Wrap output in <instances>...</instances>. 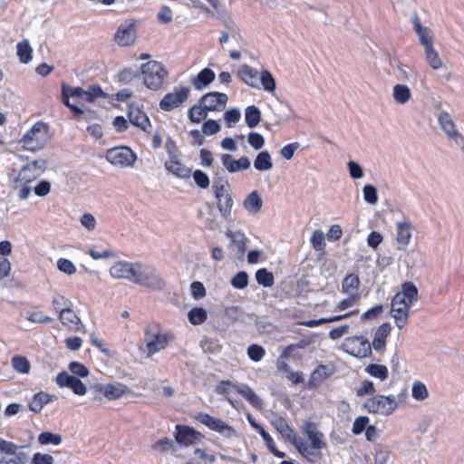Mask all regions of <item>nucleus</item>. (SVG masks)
Here are the masks:
<instances>
[{
  "label": "nucleus",
  "mask_w": 464,
  "mask_h": 464,
  "mask_svg": "<svg viewBox=\"0 0 464 464\" xmlns=\"http://www.w3.org/2000/svg\"><path fill=\"white\" fill-rule=\"evenodd\" d=\"M418 298V289L412 282L401 285V291L392 299V316L399 329H402L408 322L409 312L414 301Z\"/></svg>",
  "instance_id": "f257e3e1"
},
{
  "label": "nucleus",
  "mask_w": 464,
  "mask_h": 464,
  "mask_svg": "<svg viewBox=\"0 0 464 464\" xmlns=\"http://www.w3.org/2000/svg\"><path fill=\"white\" fill-rule=\"evenodd\" d=\"M47 161L37 159L24 166L13 181V188L20 200L28 198L32 191L31 183L38 179L46 169Z\"/></svg>",
  "instance_id": "f03ea898"
},
{
  "label": "nucleus",
  "mask_w": 464,
  "mask_h": 464,
  "mask_svg": "<svg viewBox=\"0 0 464 464\" xmlns=\"http://www.w3.org/2000/svg\"><path fill=\"white\" fill-rule=\"evenodd\" d=\"M304 434L310 440V444L296 435L292 436V444L295 445L299 453L310 461L319 458V451L325 447L324 435L320 432L315 424L306 421L304 426Z\"/></svg>",
  "instance_id": "7ed1b4c3"
},
{
  "label": "nucleus",
  "mask_w": 464,
  "mask_h": 464,
  "mask_svg": "<svg viewBox=\"0 0 464 464\" xmlns=\"http://www.w3.org/2000/svg\"><path fill=\"white\" fill-rule=\"evenodd\" d=\"M173 341V335L156 323L149 324L144 329L143 352L148 357L166 349Z\"/></svg>",
  "instance_id": "20e7f679"
},
{
  "label": "nucleus",
  "mask_w": 464,
  "mask_h": 464,
  "mask_svg": "<svg viewBox=\"0 0 464 464\" xmlns=\"http://www.w3.org/2000/svg\"><path fill=\"white\" fill-rule=\"evenodd\" d=\"M132 283L152 290H161L165 286V281L158 269L142 262H135Z\"/></svg>",
  "instance_id": "39448f33"
},
{
  "label": "nucleus",
  "mask_w": 464,
  "mask_h": 464,
  "mask_svg": "<svg viewBox=\"0 0 464 464\" xmlns=\"http://www.w3.org/2000/svg\"><path fill=\"white\" fill-rule=\"evenodd\" d=\"M51 139L50 128L44 121H37L20 140L23 148L38 151L45 147Z\"/></svg>",
  "instance_id": "423d86ee"
},
{
  "label": "nucleus",
  "mask_w": 464,
  "mask_h": 464,
  "mask_svg": "<svg viewBox=\"0 0 464 464\" xmlns=\"http://www.w3.org/2000/svg\"><path fill=\"white\" fill-rule=\"evenodd\" d=\"M106 160L118 169L132 168L137 160L136 153L127 146L109 149L105 153Z\"/></svg>",
  "instance_id": "0eeeda50"
},
{
  "label": "nucleus",
  "mask_w": 464,
  "mask_h": 464,
  "mask_svg": "<svg viewBox=\"0 0 464 464\" xmlns=\"http://www.w3.org/2000/svg\"><path fill=\"white\" fill-rule=\"evenodd\" d=\"M141 75L145 85L150 90L161 88L167 76L164 66L157 61H150L141 66Z\"/></svg>",
  "instance_id": "6e6552de"
},
{
  "label": "nucleus",
  "mask_w": 464,
  "mask_h": 464,
  "mask_svg": "<svg viewBox=\"0 0 464 464\" xmlns=\"http://www.w3.org/2000/svg\"><path fill=\"white\" fill-rule=\"evenodd\" d=\"M397 406L398 403L393 395H373L363 403V408L369 413L384 416L391 415L396 410Z\"/></svg>",
  "instance_id": "1a4fd4ad"
},
{
  "label": "nucleus",
  "mask_w": 464,
  "mask_h": 464,
  "mask_svg": "<svg viewBox=\"0 0 464 464\" xmlns=\"http://www.w3.org/2000/svg\"><path fill=\"white\" fill-rule=\"evenodd\" d=\"M195 420L207 426L211 430L219 433L225 439H232L238 437L236 429L222 420L213 417L208 413L199 412L195 415Z\"/></svg>",
  "instance_id": "9d476101"
},
{
  "label": "nucleus",
  "mask_w": 464,
  "mask_h": 464,
  "mask_svg": "<svg viewBox=\"0 0 464 464\" xmlns=\"http://www.w3.org/2000/svg\"><path fill=\"white\" fill-rule=\"evenodd\" d=\"M189 93L190 90L188 87L181 86L175 88L171 92L164 95L160 102V108L164 111H173L185 103Z\"/></svg>",
  "instance_id": "9b49d317"
},
{
  "label": "nucleus",
  "mask_w": 464,
  "mask_h": 464,
  "mask_svg": "<svg viewBox=\"0 0 464 464\" xmlns=\"http://www.w3.org/2000/svg\"><path fill=\"white\" fill-rule=\"evenodd\" d=\"M344 345L346 352L354 357L365 358L372 354V344L362 335L346 338Z\"/></svg>",
  "instance_id": "f8f14e48"
},
{
  "label": "nucleus",
  "mask_w": 464,
  "mask_h": 464,
  "mask_svg": "<svg viewBox=\"0 0 464 464\" xmlns=\"http://www.w3.org/2000/svg\"><path fill=\"white\" fill-rule=\"evenodd\" d=\"M18 449L16 444L0 438V464H23Z\"/></svg>",
  "instance_id": "ddd939ff"
},
{
  "label": "nucleus",
  "mask_w": 464,
  "mask_h": 464,
  "mask_svg": "<svg viewBox=\"0 0 464 464\" xmlns=\"http://www.w3.org/2000/svg\"><path fill=\"white\" fill-rule=\"evenodd\" d=\"M227 95L222 92H212L203 95L200 103L208 111H222L227 102Z\"/></svg>",
  "instance_id": "4468645a"
},
{
  "label": "nucleus",
  "mask_w": 464,
  "mask_h": 464,
  "mask_svg": "<svg viewBox=\"0 0 464 464\" xmlns=\"http://www.w3.org/2000/svg\"><path fill=\"white\" fill-rule=\"evenodd\" d=\"M93 389L96 392L102 393L109 401L118 400L130 392V390L126 385L119 382L110 384L97 383L93 386Z\"/></svg>",
  "instance_id": "2eb2a0df"
},
{
  "label": "nucleus",
  "mask_w": 464,
  "mask_h": 464,
  "mask_svg": "<svg viewBox=\"0 0 464 464\" xmlns=\"http://www.w3.org/2000/svg\"><path fill=\"white\" fill-rule=\"evenodd\" d=\"M135 262L117 261L109 269L110 276L114 279H125L132 282Z\"/></svg>",
  "instance_id": "dca6fc26"
},
{
  "label": "nucleus",
  "mask_w": 464,
  "mask_h": 464,
  "mask_svg": "<svg viewBox=\"0 0 464 464\" xmlns=\"http://www.w3.org/2000/svg\"><path fill=\"white\" fill-rule=\"evenodd\" d=\"M56 383L60 387H68L77 395H84L87 388L83 382L66 372H60L56 377Z\"/></svg>",
  "instance_id": "f3484780"
},
{
  "label": "nucleus",
  "mask_w": 464,
  "mask_h": 464,
  "mask_svg": "<svg viewBox=\"0 0 464 464\" xmlns=\"http://www.w3.org/2000/svg\"><path fill=\"white\" fill-rule=\"evenodd\" d=\"M220 160L223 167L229 173H236L242 170H246L250 168L251 162L250 160L243 156L238 160L234 159L230 154H221Z\"/></svg>",
  "instance_id": "a211bd4d"
},
{
  "label": "nucleus",
  "mask_w": 464,
  "mask_h": 464,
  "mask_svg": "<svg viewBox=\"0 0 464 464\" xmlns=\"http://www.w3.org/2000/svg\"><path fill=\"white\" fill-rule=\"evenodd\" d=\"M227 237L230 239L229 249L238 258H242L246 252L247 238L240 230L228 231Z\"/></svg>",
  "instance_id": "6ab92c4d"
},
{
  "label": "nucleus",
  "mask_w": 464,
  "mask_h": 464,
  "mask_svg": "<svg viewBox=\"0 0 464 464\" xmlns=\"http://www.w3.org/2000/svg\"><path fill=\"white\" fill-rule=\"evenodd\" d=\"M177 433L175 439L179 444L183 446H189L197 443L201 434L196 431L194 429L185 425H176Z\"/></svg>",
  "instance_id": "aec40b11"
},
{
  "label": "nucleus",
  "mask_w": 464,
  "mask_h": 464,
  "mask_svg": "<svg viewBox=\"0 0 464 464\" xmlns=\"http://www.w3.org/2000/svg\"><path fill=\"white\" fill-rule=\"evenodd\" d=\"M135 40V26L131 23L121 24L115 34V41L121 46H130L134 44Z\"/></svg>",
  "instance_id": "412c9836"
},
{
  "label": "nucleus",
  "mask_w": 464,
  "mask_h": 464,
  "mask_svg": "<svg viewBox=\"0 0 464 464\" xmlns=\"http://www.w3.org/2000/svg\"><path fill=\"white\" fill-rule=\"evenodd\" d=\"M412 225L410 221L396 223V242L399 249H404L411 240Z\"/></svg>",
  "instance_id": "4be33fe9"
},
{
  "label": "nucleus",
  "mask_w": 464,
  "mask_h": 464,
  "mask_svg": "<svg viewBox=\"0 0 464 464\" xmlns=\"http://www.w3.org/2000/svg\"><path fill=\"white\" fill-rule=\"evenodd\" d=\"M165 168L168 171L179 179L189 178L191 169L182 164L177 154H171V158L165 162Z\"/></svg>",
  "instance_id": "5701e85b"
},
{
  "label": "nucleus",
  "mask_w": 464,
  "mask_h": 464,
  "mask_svg": "<svg viewBox=\"0 0 464 464\" xmlns=\"http://www.w3.org/2000/svg\"><path fill=\"white\" fill-rule=\"evenodd\" d=\"M215 78L216 74L211 69L204 68L190 79V83L195 90L201 91L210 85Z\"/></svg>",
  "instance_id": "b1692460"
},
{
  "label": "nucleus",
  "mask_w": 464,
  "mask_h": 464,
  "mask_svg": "<svg viewBox=\"0 0 464 464\" xmlns=\"http://www.w3.org/2000/svg\"><path fill=\"white\" fill-rule=\"evenodd\" d=\"M237 74L247 85L259 88V73L257 70L247 64H243L238 67Z\"/></svg>",
  "instance_id": "393cba45"
},
{
  "label": "nucleus",
  "mask_w": 464,
  "mask_h": 464,
  "mask_svg": "<svg viewBox=\"0 0 464 464\" xmlns=\"http://www.w3.org/2000/svg\"><path fill=\"white\" fill-rule=\"evenodd\" d=\"M438 121L449 139L455 140L456 141H458V139L463 140V137L456 130L455 123L448 112H441L439 115Z\"/></svg>",
  "instance_id": "a878e982"
},
{
  "label": "nucleus",
  "mask_w": 464,
  "mask_h": 464,
  "mask_svg": "<svg viewBox=\"0 0 464 464\" xmlns=\"http://www.w3.org/2000/svg\"><path fill=\"white\" fill-rule=\"evenodd\" d=\"M391 331L392 326L389 323H383L376 329L372 343L375 351L382 352L385 349L386 340Z\"/></svg>",
  "instance_id": "bb28decb"
},
{
  "label": "nucleus",
  "mask_w": 464,
  "mask_h": 464,
  "mask_svg": "<svg viewBox=\"0 0 464 464\" xmlns=\"http://www.w3.org/2000/svg\"><path fill=\"white\" fill-rule=\"evenodd\" d=\"M130 122L140 128L144 131H148L150 122L147 114L137 107H130L128 112Z\"/></svg>",
  "instance_id": "cd10ccee"
},
{
  "label": "nucleus",
  "mask_w": 464,
  "mask_h": 464,
  "mask_svg": "<svg viewBox=\"0 0 464 464\" xmlns=\"http://www.w3.org/2000/svg\"><path fill=\"white\" fill-rule=\"evenodd\" d=\"M59 318L62 324L70 329L80 330L82 326L80 318L72 309V306L63 307L62 311H60Z\"/></svg>",
  "instance_id": "c85d7f7f"
},
{
  "label": "nucleus",
  "mask_w": 464,
  "mask_h": 464,
  "mask_svg": "<svg viewBox=\"0 0 464 464\" xmlns=\"http://www.w3.org/2000/svg\"><path fill=\"white\" fill-rule=\"evenodd\" d=\"M332 374V371L327 365H318L311 373L308 381V386L310 388L317 387L322 382L328 378Z\"/></svg>",
  "instance_id": "c756f323"
},
{
  "label": "nucleus",
  "mask_w": 464,
  "mask_h": 464,
  "mask_svg": "<svg viewBox=\"0 0 464 464\" xmlns=\"http://www.w3.org/2000/svg\"><path fill=\"white\" fill-rule=\"evenodd\" d=\"M233 389L241 394L252 406L256 408L261 407V399L249 386L246 384H234Z\"/></svg>",
  "instance_id": "7c9ffc66"
},
{
  "label": "nucleus",
  "mask_w": 464,
  "mask_h": 464,
  "mask_svg": "<svg viewBox=\"0 0 464 464\" xmlns=\"http://www.w3.org/2000/svg\"><path fill=\"white\" fill-rule=\"evenodd\" d=\"M244 208L250 214H257L263 206V199L259 193L255 190L247 195L246 199L243 202Z\"/></svg>",
  "instance_id": "2f4dec72"
},
{
  "label": "nucleus",
  "mask_w": 464,
  "mask_h": 464,
  "mask_svg": "<svg viewBox=\"0 0 464 464\" xmlns=\"http://www.w3.org/2000/svg\"><path fill=\"white\" fill-rule=\"evenodd\" d=\"M358 314H359V310L356 309V310L348 312V313L343 314L334 315V316H331V317L321 318V319H318V320L305 321V322L301 323L300 324L305 325V326H308V327H315V326H319V325L324 324L338 322V321H341V320H343V319H347V318H349V317H351L353 315Z\"/></svg>",
  "instance_id": "473e14b6"
},
{
  "label": "nucleus",
  "mask_w": 464,
  "mask_h": 464,
  "mask_svg": "<svg viewBox=\"0 0 464 464\" xmlns=\"http://www.w3.org/2000/svg\"><path fill=\"white\" fill-rule=\"evenodd\" d=\"M359 287L360 279L355 274L347 275L342 282V292L346 295H360Z\"/></svg>",
  "instance_id": "72a5a7b5"
},
{
  "label": "nucleus",
  "mask_w": 464,
  "mask_h": 464,
  "mask_svg": "<svg viewBox=\"0 0 464 464\" xmlns=\"http://www.w3.org/2000/svg\"><path fill=\"white\" fill-rule=\"evenodd\" d=\"M16 54L22 63L27 64L33 60V48L28 40H23L16 45Z\"/></svg>",
  "instance_id": "f704fd0d"
},
{
  "label": "nucleus",
  "mask_w": 464,
  "mask_h": 464,
  "mask_svg": "<svg viewBox=\"0 0 464 464\" xmlns=\"http://www.w3.org/2000/svg\"><path fill=\"white\" fill-rule=\"evenodd\" d=\"M290 361V345L284 347L280 356L276 361L277 370L285 374L287 379H290V370L288 367V362Z\"/></svg>",
  "instance_id": "c9c22d12"
},
{
  "label": "nucleus",
  "mask_w": 464,
  "mask_h": 464,
  "mask_svg": "<svg viewBox=\"0 0 464 464\" xmlns=\"http://www.w3.org/2000/svg\"><path fill=\"white\" fill-rule=\"evenodd\" d=\"M51 401V396L45 392L35 394L29 401V409L34 412H39L44 406Z\"/></svg>",
  "instance_id": "e433bc0d"
},
{
  "label": "nucleus",
  "mask_w": 464,
  "mask_h": 464,
  "mask_svg": "<svg viewBox=\"0 0 464 464\" xmlns=\"http://www.w3.org/2000/svg\"><path fill=\"white\" fill-rule=\"evenodd\" d=\"M364 371L380 381H385L389 377L388 368L383 364L371 363L365 367Z\"/></svg>",
  "instance_id": "4c0bfd02"
},
{
  "label": "nucleus",
  "mask_w": 464,
  "mask_h": 464,
  "mask_svg": "<svg viewBox=\"0 0 464 464\" xmlns=\"http://www.w3.org/2000/svg\"><path fill=\"white\" fill-rule=\"evenodd\" d=\"M254 167L259 171H266L272 169L273 163L270 154L267 151L258 153L254 160Z\"/></svg>",
  "instance_id": "58836bf2"
},
{
  "label": "nucleus",
  "mask_w": 464,
  "mask_h": 464,
  "mask_svg": "<svg viewBox=\"0 0 464 464\" xmlns=\"http://www.w3.org/2000/svg\"><path fill=\"white\" fill-rule=\"evenodd\" d=\"M392 96L397 103L404 104L411 99V93L407 85L396 84L393 87Z\"/></svg>",
  "instance_id": "ea45409f"
},
{
  "label": "nucleus",
  "mask_w": 464,
  "mask_h": 464,
  "mask_svg": "<svg viewBox=\"0 0 464 464\" xmlns=\"http://www.w3.org/2000/svg\"><path fill=\"white\" fill-rule=\"evenodd\" d=\"M414 29L416 34L419 36L420 44L424 46V48L432 45V37L429 33L428 27L422 26L419 19L416 18L414 21Z\"/></svg>",
  "instance_id": "a19ab883"
},
{
  "label": "nucleus",
  "mask_w": 464,
  "mask_h": 464,
  "mask_svg": "<svg viewBox=\"0 0 464 464\" xmlns=\"http://www.w3.org/2000/svg\"><path fill=\"white\" fill-rule=\"evenodd\" d=\"M414 29L416 34L419 36L420 44L424 46V48L432 45V37L429 33L428 27L422 26L419 19L416 18L414 21Z\"/></svg>",
  "instance_id": "79ce46f5"
},
{
  "label": "nucleus",
  "mask_w": 464,
  "mask_h": 464,
  "mask_svg": "<svg viewBox=\"0 0 464 464\" xmlns=\"http://www.w3.org/2000/svg\"><path fill=\"white\" fill-rule=\"evenodd\" d=\"M426 61L433 70H439L442 67V61L433 44L424 48Z\"/></svg>",
  "instance_id": "37998d69"
},
{
  "label": "nucleus",
  "mask_w": 464,
  "mask_h": 464,
  "mask_svg": "<svg viewBox=\"0 0 464 464\" xmlns=\"http://www.w3.org/2000/svg\"><path fill=\"white\" fill-rule=\"evenodd\" d=\"M188 318L191 324L198 325L208 318V312L203 307H194L188 313Z\"/></svg>",
  "instance_id": "c03bdc74"
},
{
  "label": "nucleus",
  "mask_w": 464,
  "mask_h": 464,
  "mask_svg": "<svg viewBox=\"0 0 464 464\" xmlns=\"http://www.w3.org/2000/svg\"><path fill=\"white\" fill-rule=\"evenodd\" d=\"M261 119V113L257 107L252 105L248 106L245 111V120L248 127H256Z\"/></svg>",
  "instance_id": "a18cd8bd"
},
{
  "label": "nucleus",
  "mask_w": 464,
  "mask_h": 464,
  "mask_svg": "<svg viewBox=\"0 0 464 464\" xmlns=\"http://www.w3.org/2000/svg\"><path fill=\"white\" fill-rule=\"evenodd\" d=\"M208 116V111L205 106L201 103L199 105H194L188 111V118L194 123H199L202 120Z\"/></svg>",
  "instance_id": "49530a36"
},
{
  "label": "nucleus",
  "mask_w": 464,
  "mask_h": 464,
  "mask_svg": "<svg viewBox=\"0 0 464 464\" xmlns=\"http://www.w3.org/2000/svg\"><path fill=\"white\" fill-rule=\"evenodd\" d=\"M79 222H80L81 226L84 229H86L88 232L94 231L98 225V221H97L96 218L94 217V215H92V213H89V212L83 213L79 218Z\"/></svg>",
  "instance_id": "de8ad7c7"
},
{
  "label": "nucleus",
  "mask_w": 464,
  "mask_h": 464,
  "mask_svg": "<svg viewBox=\"0 0 464 464\" xmlns=\"http://www.w3.org/2000/svg\"><path fill=\"white\" fill-rule=\"evenodd\" d=\"M104 96H105V94L100 86L92 85V86H89L86 90H84L82 102H92L96 99L102 98Z\"/></svg>",
  "instance_id": "09e8293b"
},
{
  "label": "nucleus",
  "mask_w": 464,
  "mask_h": 464,
  "mask_svg": "<svg viewBox=\"0 0 464 464\" xmlns=\"http://www.w3.org/2000/svg\"><path fill=\"white\" fill-rule=\"evenodd\" d=\"M311 245L316 252H324L325 249V241L324 232L314 230L310 238Z\"/></svg>",
  "instance_id": "8fccbe9b"
},
{
  "label": "nucleus",
  "mask_w": 464,
  "mask_h": 464,
  "mask_svg": "<svg viewBox=\"0 0 464 464\" xmlns=\"http://www.w3.org/2000/svg\"><path fill=\"white\" fill-rule=\"evenodd\" d=\"M12 365L16 372L24 374L28 373L31 368L29 361L25 357L19 355L13 357Z\"/></svg>",
  "instance_id": "3c124183"
},
{
  "label": "nucleus",
  "mask_w": 464,
  "mask_h": 464,
  "mask_svg": "<svg viewBox=\"0 0 464 464\" xmlns=\"http://www.w3.org/2000/svg\"><path fill=\"white\" fill-rule=\"evenodd\" d=\"M232 206L233 199L230 193L218 199V208L224 217L230 215Z\"/></svg>",
  "instance_id": "603ef678"
},
{
  "label": "nucleus",
  "mask_w": 464,
  "mask_h": 464,
  "mask_svg": "<svg viewBox=\"0 0 464 464\" xmlns=\"http://www.w3.org/2000/svg\"><path fill=\"white\" fill-rule=\"evenodd\" d=\"M411 392L412 397L417 401H423L429 396V392L426 388V385L420 381H417L413 383Z\"/></svg>",
  "instance_id": "864d4df0"
},
{
  "label": "nucleus",
  "mask_w": 464,
  "mask_h": 464,
  "mask_svg": "<svg viewBox=\"0 0 464 464\" xmlns=\"http://www.w3.org/2000/svg\"><path fill=\"white\" fill-rule=\"evenodd\" d=\"M38 441L43 445H59L62 441V437L59 434L44 431L39 434Z\"/></svg>",
  "instance_id": "5fc2aeb1"
},
{
  "label": "nucleus",
  "mask_w": 464,
  "mask_h": 464,
  "mask_svg": "<svg viewBox=\"0 0 464 464\" xmlns=\"http://www.w3.org/2000/svg\"><path fill=\"white\" fill-rule=\"evenodd\" d=\"M256 279L259 285L265 287H269L274 283L273 275L266 269H259L256 273Z\"/></svg>",
  "instance_id": "6e6d98bb"
},
{
  "label": "nucleus",
  "mask_w": 464,
  "mask_h": 464,
  "mask_svg": "<svg viewBox=\"0 0 464 464\" xmlns=\"http://www.w3.org/2000/svg\"><path fill=\"white\" fill-rule=\"evenodd\" d=\"M56 266L60 272L68 276L73 275L76 272L75 265L67 258H59Z\"/></svg>",
  "instance_id": "4d7b16f0"
},
{
  "label": "nucleus",
  "mask_w": 464,
  "mask_h": 464,
  "mask_svg": "<svg viewBox=\"0 0 464 464\" xmlns=\"http://www.w3.org/2000/svg\"><path fill=\"white\" fill-rule=\"evenodd\" d=\"M247 355L252 361L257 362L265 357L266 351L261 345L251 344L247 348Z\"/></svg>",
  "instance_id": "13d9d810"
},
{
  "label": "nucleus",
  "mask_w": 464,
  "mask_h": 464,
  "mask_svg": "<svg viewBox=\"0 0 464 464\" xmlns=\"http://www.w3.org/2000/svg\"><path fill=\"white\" fill-rule=\"evenodd\" d=\"M157 19L160 24H170L173 20L171 8L167 5H162L157 13Z\"/></svg>",
  "instance_id": "bf43d9fd"
},
{
  "label": "nucleus",
  "mask_w": 464,
  "mask_h": 464,
  "mask_svg": "<svg viewBox=\"0 0 464 464\" xmlns=\"http://www.w3.org/2000/svg\"><path fill=\"white\" fill-rule=\"evenodd\" d=\"M231 285L234 288L244 289L248 285V276L245 271L237 273L231 279Z\"/></svg>",
  "instance_id": "052dcab7"
},
{
  "label": "nucleus",
  "mask_w": 464,
  "mask_h": 464,
  "mask_svg": "<svg viewBox=\"0 0 464 464\" xmlns=\"http://www.w3.org/2000/svg\"><path fill=\"white\" fill-rule=\"evenodd\" d=\"M259 82L266 91L273 92L276 90V82L269 72L263 71L259 76Z\"/></svg>",
  "instance_id": "680f3d73"
},
{
  "label": "nucleus",
  "mask_w": 464,
  "mask_h": 464,
  "mask_svg": "<svg viewBox=\"0 0 464 464\" xmlns=\"http://www.w3.org/2000/svg\"><path fill=\"white\" fill-rule=\"evenodd\" d=\"M88 255L94 260L106 259L113 256V252L109 248H96L91 247L88 250Z\"/></svg>",
  "instance_id": "e2e57ef3"
},
{
  "label": "nucleus",
  "mask_w": 464,
  "mask_h": 464,
  "mask_svg": "<svg viewBox=\"0 0 464 464\" xmlns=\"http://www.w3.org/2000/svg\"><path fill=\"white\" fill-rule=\"evenodd\" d=\"M26 319L31 323L35 324H45L52 321V318L44 314L42 311H33L27 313Z\"/></svg>",
  "instance_id": "0e129e2a"
},
{
  "label": "nucleus",
  "mask_w": 464,
  "mask_h": 464,
  "mask_svg": "<svg viewBox=\"0 0 464 464\" xmlns=\"http://www.w3.org/2000/svg\"><path fill=\"white\" fill-rule=\"evenodd\" d=\"M363 198L364 200L372 205H374L378 201L377 190L374 186L367 184L363 187Z\"/></svg>",
  "instance_id": "69168bd1"
},
{
  "label": "nucleus",
  "mask_w": 464,
  "mask_h": 464,
  "mask_svg": "<svg viewBox=\"0 0 464 464\" xmlns=\"http://www.w3.org/2000/svg\"><path fill=\"white\" fill-rule=\"evenodd\" d=\"M348 297L342 300L336 304L335 309L338 311H344L353 304H357L361 299V295H347Z\"/></svg>",
  "instance_id": "338daca9"
},
{
  "label": "nucleus",
  "mask_w": 464,
  "mask_h": 464,
  "mask_svg": "<svg viewBox=\"0 0 464 464\" xmlns=\"http://www.w3.org/2000/svg\"><path fill=\"white\" fill-rule=\"evenodd\" d=\"M240 118H241L240 111L236 108L230 109L224 113L225 121H226L227 127H229V128L234 126L237 122H238Z\"/></svg>",
  "instance_id": "774afa93"
}]
</instances>
